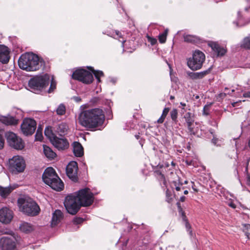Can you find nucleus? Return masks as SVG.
Returning <instances> with one entry per match:
<instances>
[{"label": "nucleus", "instance_id": "obj_1", "mask_svg": "<svg viewBox=\"0 0 250 250\" xmlns=\"http://www.w3.org/2000/svg\"><path fill=\"white\" fill-rule=\"evenodd\" d=\"M93 194L89 188H85L65 197L64 205L67 211L72 215L77 213L81 206L87 207L93 202Z\"/></svg>", "mask_w": 250, "mask_h": 250}, {"label": "nucleus", "instance_id": "obj_2", "mask_svg": "<svg viewBox=\"0 0 250 250\" xmlns=\"http://www.w3.org/2000/svg\"><path fill=\"white\" fill-rule=\"evenodd\" d=\"M104 119L103 111L98 108L84 110L81 113L79 117L80 124L89 128H94L101 125Z\"/></svg>", "mask_w": 250, "mask_h": 250}, {"label": "nucleus", "instance_id": "obj_3", "mask_svg": "<svg viewBox=\"0 0 250 250\" xmlns=\"http://www.w3.org/2000/svg\"><path fill=\"white\" fill-rule=\"evenodd\" d=\"M42 63L39 57L32 53H26L22 54L18 61L19 67L27 71H33L39 69L42 66Z\"/></svg>", "mask_w": 250, "mask_h": 250}, {"label": "nucleus", "instance_id": "obj_4", "mask_svg": "<svg viewBox=\"0 0 250 250\" xmlns=\"http://www.w3.org/2000/svg\"><path fill=\"white\" fill-rule=\"evenodd\" d=\"M42 178L43 181L52 189L59 191L63 189L64 185L52 167H47L44 170Z\"/></svg>", "mask_w": 250, "mask_h": 250}, {"label": "nucleus", "instance_id": "obj_5", "mask_svg": "<svg viewBox=\"0 0 250 250\" xmlns=\"http://www.w3.org/2000/svg\"><path fill=\"white\" fill-rule=\"evenodd\" d=\"M50 82V77L48 74L36 76L31 78L28 82L30 89L35 93L44 89L48 85Z\"/></svg>", "mask_w": 250, "mask_h": 250}, {"label": "nucleus", "instance_id": "obj_6", "mask_svg": "<svg viewBox=\"0 0 250 250\" xmlns=\"http://www.w3.org/2000/svg\"><path fill=\"white\" fill-rule=\"evenodd\" d=\"M20 209L25 214L31 216L37 215L40 210L38 204L30 198L23 199Z\"/></svg>", "mask_w": 250, "mask_h": 250}, {"label": "nucleus", "instance_id": "obj_7", "mask_svg": "<svg viewBox=\"0 0 250 250\" xmlns=\"http://www.w3.org/2000/svg\"><path fill=\"white\" fill-rule=\"evenodd\" d=\"M205 60V55L199 50H195L191 58L188 60L187 64L189 68L193 70L200 69Z\"/></svg>", "mask_w": 250, "mask_h": 250}, {"label": "nucleus", "instance_id": "obj_8", "mask_svg": "<svg viewBox=\"0 0 250 250\" xmlns=\"http://www.w3.org/2000/svg\"><path fill=\"white\" fill-rule=\"evenodd\" d=\"M9 164V170L14 174L23 172L26 167L25 161L19 156H15L10 159Z\"/></svg>", "mask_w": 250, "mask_h": 250}, {"label": "nucleus", "instance_id": "obj_9", "mask_svg": "<svg viewBox=\"0 0 250 250\" xmlns=\"http://www.w3.org/2000/svg\"><path fill=\"white\" fill-rule=\"evenodd\" d=\"M5 136L8 144L11 147L17 150H21L24 148L23 141L16 134L12 132H7Z\"/></svg>", "mask_w": 250, "mask_h": 250}, {"label": "nucleus", "instance_id": "obj_10", "mask_svg": "<svg viewBox=\"0 0 250 250\" xmlns=\"http://www.w3.org/2000/svg\"><path fill=\"white\" fill-rule=\"evenodd\" d=\"M72 77L75 80L86 84L91 83L93 80L92 74L90 72L83 69L76 70L73 72Z\"/></svg>", "mask_w": 250, "mask_h": 250}, {"label": "nucleus", "instance_id": "obj_11", "mask_svg": "<svg viewBox=\"0 0 250 250\" xmlns=\"http://www.w3.org/2000/svg\"><path fill=\"white\" fill-rule=\"evenodd\" d=\"M36 128V121L30 118L25 119L21 125L22 133L26 136L32 135Z\"/></svg>", "mask_w": 250, "mask_h": 250}, {"label": "nucleus", "instance_id": "obj_12", "mask_svg": "<svg viewBox=\"0 0 250 250\" xmlns=\"http://www.w3.org/2000/svg\"><path fill=\"white\" fill-rule=\"evenodd\" d=\"M1 250H17L16 239L13 236L3 237L0 240Z\"/></svg>", "mask_w": 250, "mask_h": 250}, {"label": "nucleus", "instance_id": "obj_13", "mask_svg": "<svg viewBox=\"0 0 250 250\" xmlns=\"http://www.w3.org/2000/svg\"><path fill=\"white\" fill-rule=\"evenodd\" d=\"M77 163L74 161L70 162L66 168L67 176L74 182L77 181Z\"/></svg>", "mask_w": 250, "mask_h": 250}, {"label": "nucleus", "instance_id": "obj_14", "mask_svg": "<svg viewBox=\"0 0 250 250\" xmlns=\"http://www.w3.org/2000/svg\"><path fill=\"white\" fill-rule=\"evenodd\" d=\"M13 217L12 211L7 208L0 209V221L4 224H8Z\"/></svg>", "mask_w": 250, "mask_h": 250}, {"label": "nucleus", "instance_id": "obj_15", "mask_svg": "<svg viewBox=\"0 0 250 250\" xmlns=\"http://www.w3.org/2000/svg\"><path fill=\"white\" fill-rule=\"evenodd\" d=\"M53 146L59 150H63L68 147L69 143L67 140L63 138H59L57 136L51 142Z\"/></svg>", "mask_w": 250, "mask_h": 250}, {"label": "nucleus", "instance_id": "obj_16", "mask_svg": "<svg viewBox=\"0 0 250 250\" xmlns=\"http://www.w3.org/2000/svg\"><path fill=\"white\" fill-rule=\"evenodd\" d=\"M10 51L7 47L4 45H0V62L2 63H6L10 59Z\"/></svg>", "mask_w": 250, "mask_h": 250}, {"label": "nucleus", "instance_id": "obj_17", "mask_svg": "<svg viewBox=\"0 0 250 250\" xmlns=\"http://www.w3.org/2000/svg\"><path fill=\"white\" fill-rule=\"evenodd\" d=\"M68 126L65 123H61L58 124L56 127H54V131L56 134L60 136H63L67 133Z\"/></svg>", "mask_w": 250, "mask_h": 250}, {"label": "nucleus", "instance_id": "obj_18", "mask_svg": "<svg viewBox=\"0 0 250 250\" xmlns=\"http://www.w3.org/2000/svg\"><path fill=\"white\" fill-rule=\"evenodd\" d=\"M63 217L62 213L60 210H56L53 213L51 221V226L54 227L56 226L62 219Z\"/></svg>", "mask_w": 250, "mask_h": 250}, {"label": "nucleus", "instance_id": "obj_19", "mask_svg": "<svg viewBox=\"0 0 250 250\" xmlns=\"http://www.w3.org/2000/svg\"><path fill=\"white\" fill-rule=\"evenodd\" d=\"M17 187V186L15 185L8 187H3L0 186V195L3 198H6Z\"/></svg>", "mask_w": 250, "mask_h": 250}, {"label": "nucleus", "instance_id": "obj_20", "mask_svg": "<svg viewBox=\"0 0 250 250\" xmlns=\"http://www.w3.org/2000/svg\"><path fill=\"white\" fill-rule=\"evenodd\" d=\"M0 121L6 125H15L18 122V120L12 116L0 117Z\"/></svg>", "mask_w": 250, "mask_h": 250}, {"label": "nucleus", "instance_id": "obj_21", "mask_svg": "<svg viewBox=\"0 0 250 250\" xmlns=\"http://www.w3.org/2000/svg\"><path fill=\"white\" fill-rule=\"evenodd\" d=\"M73 152L77 157H81L83 154V149L82 145L78 142L73 143Z\"/></svg>", "mask_w": 250, "mask_h": 250}, {"label": "nucleus", "instance_id": "obj_22", "mask_svg": "<svg viewBox=\"0 0 250 250\" xmlns=\"http://www.w3.org/2000/svg\"><path fill=\"white\" fill-rule=\"evenodd\" d=\"M19 229L21 231L25 233L30 232L33 229V226L27 222L21 223L19 227Z\"/></svg>", "mask_w": 250, "mask_h": 250}, {"label": "nucleus", "instance_id": "obj_23", "mask_svg": "<svg viewBox=\"0 0 250 250\" xmlns=\"http://www.w3.org/2000/svg\"><path fill=\"white\" fill-rule=\"evenodd\" d=\"M43 152L46 156L49 159H54L56 156V154L48 146L43 145Z\"/></svg>", "mask_w": 250, "mask_h": 250}, {"label": "nucleus", "instance_id": "obj_24", "mask_svg": "<svg viewBox=\"0 0 250 250\" xmlns=\"http://www.w3.org/2000/svg\"><path fill=\"white\" fill-rule=\"evenodd\" d=\"M44 134L48 138L50 142H51L53 140H54V138L57 136L56 133L51 129V127H47L44 130Z\"/></svg>", "mask_w": 250, "mask_h": 250}, {"label": "nucleus", "instance_id": "obj_25", "mask_svg": "<svg viewBox=\"0 0 250 250\" xmlns=\"http://www.w3.org/2000/svg\"><path fill=\"white\" fill-rule=\"evenodd\" d=\"M240 46L242 48L250 49V34L248 37L244 38Z\"/></svg>", "mask_w": 250, "mask_h": 250}, {"label": "nucleus", "instance_id": "obj_26", "mask_svg": "<svg viewBox=\"0 0 250 250\" xmlns=\"http://www.w3.org/2000/svg\"><path fill=\"white\" fill-rule=\"evenodd\" d=\"M169 111V108L168 107H166L164 109L163 111L162 114L160 118L157 120V123L159 124H162L164 122V120L167 115L168 112Z\"/></svg>", "mask_w": 250, "mask_h": 250}, {"label": "nucleus", "instance_id": "obj_27", "mask_svg": "<svg viewBox=\"0 0 250 250\" xmlns=\"http://www.w3.org/2000/svg\"><path fill=\"white\" fill-rule=\"evenodd\" d=\"M208 45L212 50L215 53L217 57L219 56V45L217 42H211L208 43Z\"/></svg>", "mask_w": 250, "mask_h": 250}, {"label": "nucleus", "instance_id": "obj_28", "mask_svg": "<svg viewBox=\"0 0 250 250\" xmlns=\"http://www.w3.org/2000/svg\"><path fill=\"white\" fill-rule=\"evenodd\" d=\"M91 70L94 74L98 82L100 83L101 82L100 77L104 76V73L103 71L100 70H95L92 67H91Z\"/></svg>", "mask_w": 250, "mask_h": 250}, {"label": "nucleus", "instance_id": "obj_29", "mask_svg": "<svg viewBox=\"0 0 250 250\" xmlns=\"http://www.w3.org/2000/svg\"><path fill=\"white\" fill-rule=\"evenodd\" d=\"M167 33L168 29H166L163 33L159 35L158 39L160 43H163L166 42Z\"/></svg>", "mask_w": 250, "mask_h": 250}, {"label": "nucleus", "instance_id": "obj_30", "mask_svg": "<svg viewBox=\"0 0 250 250\" xmlns=\"http://www.w3.org/2000/svg\"><path fill=\"white\" fill-rule=\"evenodd\" d=\"M42 138V128L39 127L35 134V140L41 141Z\"/></svg>", "mask_w": 250, "mask_h": 250}, {"label": "nucleus", "instance_id": "obj_31", "mask_svg": "<svg viewBox=\"0 0 250 250\" xmlns=\"http://www.w3.org/2000/svg\"><path fill=\"white\" fill-rule=\"evenodd\" d=\"M56 112L58 115H62L65 113V107L63 104H61L58 107Z\"/></svg>", "mask_w": 250, "mask_h": 250}, {"label": "nucleus", "instance_id": "obj_32", "mask_svg": "<svg viewBox=\"0 0 250 250\" xmlns=\"http://www.w3.org/2000/svg\"><path fill=\"white\" fill-rule=\"evenodd\" d=\"M170 114L172 120L174 122H176L178 116L177 110L175 108L173 109L170 111Z\"/></svg>", "mask_w": 250, "mask_h": 250}, {"label": "nucleus", "instance_id": "obj_33", "mask_svg": "<svg viewBox=\"0 0 250 250\" xmlns=\"http://www.w3.org/2000/svg\"><path fill=\"white\" fill-rule=\"evenodd\" d=\"M184 40L187 42H193L196 41V37L192 35H188L184 36Z\"/></svg>", "mask_w": 250, "mask_h": 250}, {"label": "nucleus", "instance_id": "obj_34", "mask_svg": "<svg viewBox=\"0 0 250 250\" xmlns=\"http://www.w3.org/2000/svg\"><path fill=\"white\" fill-rule=\"evenodd\" d=\"M3 131L0 128V149L3 148L4 145V139L3 137Z\"/></svg>", "mask_w": 250, "mask_h": 250}, {"label": "nucleus", "instance_id": "obj_35", "mask_svg": "<svg viewBox=\"0 0 250 250\" xmlns=\"http://www.w3.org/2000/svg\"><path fill=\"white\" fill-rule=\"evenodd\" d=\"M244 231L247 238L250 239V225H246Z\"/></svg>", "mask_w": 250, "mask_h": 250}, {"label": "nucleus", "instance_id": "obj_36", "mask_svg": "<svg viewBox=\"0 0 250 250\" xmlns=\"http://www.w3.org/2000/svg\"><path fill=\"white\" fill-rule=\"evenodd\" d=\"M209 105H206L203 110V115L208 116L209 114Z\"/></svg>", "mask_w": 250, "mask_h": 250}, {"label": "nucleus", "instance_id": "obj_37", "mask_svg": "<svg viewBox=\"0 0 250 250\" xmlns=\"http://www.w3.org/2000/svg\"><path fill=\"white\" fill-rule=\"evenodd\" d=\"M182 185L183 184L180 182L179 179H178L172 182L171 186L172 188H175L176 187L182 186Z\"/></svg>", "mask_w": 250, "mask_h": 250}, {"label": "nucleus", "instance_id": "obj_38", "mask_svg": "<svg viewBox=\"0 0 250 250\" xmlns=\"http://www.w3.org/2000/svg\"><path fill=\"white\" fill-rule=\"evenodd\" d=\"M234 91V89H232L230 91L229 90V89L227 87H226L225 88V91L224 93H220V98H222L224 95H226V94H231V93Z\"/></svg>", "mask_w": 250, "mask_h": 250}, {"label": "nucleus", "instance_id": "obj_39", "mask_svg": "<svg viewBox=\"0 0 250 250\" xmlns=\"http://www.w3.org/2000/svg\"><path fill=\"white\" fill-rule=\"evenodd\" d=\"M83 221V219L82 218H75L73 220V223L75 225H78L82 223Z\"/></svg>", "mask_w": 250, "mask_h": 250}, {"label": "nucleus", "instance_id": "obj_40", "mask_svg": "<svg viewBox=\"0 0 250 250\" xmlns=\"http://www.w3.org/2000/svg\"><path fill=\"white\" fill-rule=\"evenodd\" d=\"M227 51V49L226 47H222L220 46V56H224Z\"/></svg>", "mask_w": 250, "mask_h": 250}, {"label": "nucleus", "instance_id": "obj_41", "mask_svg": "<svg viewBox=\"0 0 250 250\" xmlns=\"http://www.w3.org/2000/svg\"><path fill=\"white\" fill-rule=\"evenodd\" d=\"M55 88H56V83L55 82H53V81H52V82L51 83L50 86L49 87L48 92L51 93V92H53L54 89H55Z\"/></svg>", "mask_w": 250, "mask_h": 250}, {"label": "nucleus", "instance_id": "obj_42", "mask_svg": "<svg viewBox=\"0 0 250 250\" xmlns=\"http://www.w3.org/2000/svg\"><path fill=\"white\" fill-rule=\"evenodd\" d=\"M148 41L150 42L151 45H154L157 42V40L155 38L147 36Z\"/></svg>", "mask_w": 250, "mask_h": 250}, {"label": "nucleus", "instance_id": "obj_43", "mask_svg": "<svg viewBox=\"0 0 250 250\" xmlns=\"http://www.w3.org/2000/svg\"><path fill=\"white\" fill-rule=\"evenodd\" d=\"M192 116V114L190 112H188L185 115V118L186 119V122H188V120H192L193 119L191 117Z\"/></svg>", "mask_w": 250, "mask_h": 250}, {"label": "nucleus", "instance_id": "obj_44", "mask_svg": "<svg viewBox=\"0 0 250 250\" xmlns=\"http://www.w3.org/2000/svg\"><path fill=\"white\" fill-rule=\"evenodd\" d=\"M198 75L199 74H197V72H191L189 74V76L192 79H198Z\"/></svg>", "mask_w": 250, "mask_h": 250}, {"label": "nucleus", "instance_id": "obj_45", "mask_svg": "<svg viewBox=\"0 0 250 250\" xmlns=\"http://www.w3.org/2000/svg\"><path fill=\"white\" fill-rule=\"evenodd\" d=\"M208 73L207 71H203L201 72H197V74H199L198 75V79H202Z\"/></svg>", "mask_w": 250, "mask_h": 250}, {"label": "nucleus", "instance_id": "obj_46", "mask_svg": "<svg viewBox=\"0 0 250 250\" xmlns=\"http://www.w3.org/2000/svg\"><path fill=\"white\" fill-rule=\"evenodd\" d=\"M188 132L190 134H192V133L194 134V128H193V125L188 126Z\"/></svg>", "mask_w": 250, "mask_h": 250}, {"label": "nucleus", "instance_id": "obj_47", "mask_svg": "<svg viewBox=\"0 0 250 250\" xmlns=\"http://www.w3.org/2000/svg\"><path fill=\"white\" fill-rule=\"evenodd\" d=\"M72 99L76 102H80L81 101V99L78 96H74Z\"/></svg>", "mask_w": 250, "mask_h": 250}, {"label": "nucleus", "instance_id": "obj_48", "mask_svg": "<svg viewBox=\"0 0 250 250\" xmlns=\"http://www.w3.org/2000/svg\"><path fill=\"white\" fill-rule=\"evenodd\" d=\"M193 122H194V120L192 119V120H188V122H186V123L187 124V126H190V125H193Z\"/></svg>", "mask_w": 250, "mask_h": 250}, {"label": "nucleus", "instance_id": "obj_49", "mask_svg": "<svg viewBox=\"0 0 250 250\" xmlns=\"http://www.w3.org/2000/svg\"><path fill=\"white\" fill-rule=\"evenodd\" d=\"M218 142V138L213 137V138L211 140V143L214 145H217V143Z\"/></svg>", "mask_w": 250, "mask_h": 250}, {"label": "nucleus", "instance_id": "obj_50", "mask_svg": "<svg viewBox=\"0 0 250 250\" xmlns=\"http://www.w3.org/2000/svg\"><path fill=\"white\" fill-rule=\"evenodd\" d=\"M243 97L245 98H250V91H248L244 93Z\"/></svg>", "mask_w": 250, "mask_h": 250}, {"label": "nucleus", "instance_id": "obj_51", "mask_svg": "<svg viewBox=\"0 0 250 250\" xmlns=\"http://www.w3.org/2000/svg\"><path fill=\"white\" fill-rule=\"evenodd\" d=\"M115 33H116V35L117 36H118V37L119 38H122L121 33L120 32V31H115Z\"/></svg>", "mask_w": 250, "mask_h": 250}, {"label": "nucleus", "instance_id": "obj_52", "mask_svg": "<svg viewBox=\"0 0 250 250\" xmlns=\"http://www.w3.org/2000/svg\"><path fill=\"white\" fill-rule=\"evenodd\" d=\"M186 227L188 231L189 229H190V226L188 222H186Z\"/></svg>", "mask_w": 250, "mask_h": 250}, {"label": "nucleus", "instance_id": "obj_53", "mask_svg": "<svg viewBox=\"0 0 250 250\" xmlns=\"http://www.w3.org/2000/svg\"><path fill=\"white\" fill-rule=\"evenodd\" d=\"M186 197L184 196H181L180 198V201L181 202H184L185 201Z\"/></svg>", "mask_w": 250, "mask_h": 250}, {"label": "nucleus", "instance_id": "obj_54", "mask_svg": "<svg viewBox=\"0 0 250 250\" xmlns=\"http://www.w3.org/2000/svg\"><path fill=\"white\" fill-rule=\"evenodd\" d=\"M229 206H230L231 207H232L233 208H236V206L233 203H230L229 204Z\"/></svg>", "mask_w": 250, "mask_h": 250}, {"label": "nucleus", "instance_id": "obj_55", "mask_svg": "<svg viewBox=\"0 0 250 250\" xmlns=\"http://www.w3.org/2000/svg\"><path fill=\"white\" fill-rule=\"evenodd\" d=\"M175 188L177 191H180L181 190V186L176 187Z\"/></svg>", "mask_w": 250, "mask_h": 250}, {"label": "nucleus", "instance_id": "obj_56", "mask_svg": "<svg viewBox=\"0 0 250 250\" xmlns=\"http://www.w3.org/2000/svg\"><path fill=\"white\" fill-rule=\"evenodd\" d=\"M237 103H238L237 102H234V103H232L231 104H232V107L235 106L236 105V104H237Z\"/></svg>", "mask_w": 250, "mask_h": 250}, {"label": "nucleus", "instance_id": "obj_57", "mask_svg": "<svg viewBox=\"0 0 250 250\" xmlns=\"http://www.w3.org/2000/svg\"><path fill=\"white\" fill-rule=\"evenodd\" d=\"M247 178H248V179L250 181V173L248 174Z\"/></svg>", "mask_w": 250, "mask_h": 250}, {"label": "nucleus", "instance_id": "obj_58", "mask_svg": "<svg viewBox=\"0 0 250 250\" xmlns=\"http://www.w3.org/2000/svg\"><path fill=\"white\" fill-rule=\"evenodd\" d=\"M184 194H188V190H185L184 191Z\"/></svg>", "mask_w": 250, "mask_h": 250}, {"label": "nucleus", "instance_id": "obj_59", "mask_svg": "<svg viewBox=\"0 0 250 250\" xmlns=\"http://www.w3.org/2000/svg\"><path fill=\"white\" fill-rule=\"evenodd\" d=\"M180 104H181L182 106H186V104H184V103H180Z\"/></svg>", "mask_w": 250, "mask_h": 250}, {"label": "nucleus", "instance_id": "obj_60", "mask_svg": "<svg viewBox=\"0 0 250 250\" xmlns=\"http://www.w3.org/2000/svg\"><path fill=\"white\" fill-rule=\"evenodd\" d=\"M248 146L250 148V139L249 140V142H248Z\"/></svg>", "mask_w": 250, "mask_h": 250}, {"label": "nucleus", "instance_id": "obj_61", "mask_svg": "<svg viewBox=\"0 0 250 250\" xmlns=\"http://www.w3.org/2000/svg\"><path fill=\"white\" fill-rule=\"evenodd\" d=\"M119 41H120V42H123V43H124L125 42V40H122V41L120 40L119 39Z\"/></svg>", "mask_w": 250, "mask_h": 250}, {"label": "nucleus", "instance_id": "obj_62", "mask_svg": "<svg viewBox=\"0 0 250 250\" xmlns=\"http://www.w3.org/2000/svg\"><path fill=\"white\" fill-rule=\"evenodd\" d=\"M174 98V96H170V99L171 100H172V99H173Z\"/></svg>", "mask_w": 250, "mask_h": 250}, {"label": "nucleus", "instance_id": "obj_63", "mask_svg": "<svg viewBox=\"0 0 250 250\" xmlns=\"http://www.w3.org/2000/svg\"><path fill=\"white\" fill-rule=\"evenodd\" d=\"M136 137L137 138V139H138L139 136H136Z\"/></svg>", "mask_w": 250, "mask_h": 250}, {"label": "nucleus", "instance_id": "obj_64", "mask_svg": "<svg viewBox=\"0 0 250 250\" xmlns=\"http://www.w3.org/2000/svg\"><path fill=\"white\" fill-rule=\"evenodd\" d=\"M188 182L187 181H185V184H187Z\"/></svg>", "mask_w": 250, "mask_h": 250}]
</instances>
